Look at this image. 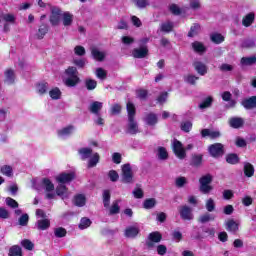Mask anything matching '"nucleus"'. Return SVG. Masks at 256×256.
Here are the masks:
<instances>
[{
  "instance_id": "obj_1",
  "label": "nucleus",
  "mask_w": 256,
  "mask_h": 256,
  "mask_svg": "<svg viewBox=\"0 0 256 256\" xmlns=\"http://www.w3.org/2000/svg\"><path fill=\"white\" fill-rule=\"evenodd\" d=\"M127 113H128V125L127 133L130 135H137L139 133V124L135 121V105L131 102L127 103Z\"/></svg>"
},
{
  "instance_id": "obj_2",
  "label": "nucleus",
  "mask_w": 256,
  "mask_h": 256,
  "mask_svg": "<svg viewBox=\"0 0 256 256\" xmlns=\"http://www.w3.org/2000/svg\"><path fill=\"white\" fill-rule=\"evenodd\" d=\"M65 75L67 78L63 79V83L66 85V87H76L79 85L81 79L79 78V71H77L76 67H68L65 70Z\"/></svg>"
},
{
  "instance_id": "obj_3",
  "label": "nucleus",
  "mask_w": 256,
  "mask_h": 256,
  "mask_svg": "<svg viewBox=\"0 0 256 256\" xmlns=\"http://www.w3.org/2000/svg\"><path fill=\"white\" fill-rule=\"evenodd\" d=\"M212 182L213 176H211V174H206L202 176L199 179L201 193H204V195H207V193H211V191H213V186H210Z\"/></svg>"
},
{
  "instance_id": "obj_4",
  "label": "nucleus",
  "mask_w": 256,
  "mask_h": 256,
  "mask_svg": "<svg viewBox=\"0 0 256 256\" xmlns=\"http://www.w3.org/2000/svg\"><path fill=\"white\" fill-rule=\"evenodd\" d=\"M62 15L63 13L61 12V8L59 7L50 8L49 22L52 25V27H59V25L61 24Z\"/></svg>"
},
{
  "instance_id": "obj_5",
  "label": "nucleus",
  "mask_w": 256,
  "mask_h": 256,
  "mask_svg": "<svg viewBox=\"0 0 256 256\" xmlns=\"http://www.w3.org/2000/svg\"><path fill=\"white\" fill-rule=\"evenodd\" d=\"M172 149L174 155H176L178 159H185V157H187V152H185V147H183V143H181V141L174 139L172 142Z\"/></svg>"
},
{
  "instance_id": "obj_6",
  "label": "nucleus",
  "mask_w": 256,
  "mask_h": 256,
  "mask_svg": "<svg viewBox=\"0 0 256 256\" xmlns=\"http://www.w3.org/2000/svg\"><path fill=\"white\" fill-rule=\"evenodd\" d=\"M208 151L211 155V157L218 158L223 157L225 155V149L223 144L221 143H215L209 146Z\"/></svg>"
},
{
  "instance_id": "obj_7",
  "label": "nucleus",
  "mask_w": 256,
  "mask_h": 256,
  "mask_svg": "<svg viewBox=\"0 0 256 256\" xmlns=\"http://www.w3.org/2000/svg\"><path fill=\"white\" fill-rule=\"evenodd\" d=\"M122 183H133V170L131 164H124L122 166Z\"/></svg>"
},
{
  "instance_id": "obj_8",
  "label": "nucleus",
  "mask_w": 256,
  "mask_h": 256,
  "mask_svg": "<svg viewBox=\"0 0 256 256\" xmlns=\"http://www.w3.org/2000/svg\"><path fill=\"white\" fill-rule=\"evenodd\" d=\"M179 213H180V217L181 219H183L184 221H191L193 220V209H191V207L184 205L181 206L179 209Z\"/></svg>"
},
{
  "instance_id": "obj_9",
  "label": "nucleus",
  "mask_w": 256,
  "mask_h": 256,
  "mask_svg": "<svg viewBox=\"0 0 256 256\" xmlns=\"http://www.w3.org/2000/svg\"><path fill=\"white\" fill-rule=\"evenodd\" d=\"M75 179V174L71 173H62L56 176V181L60 183V185H65V183H71Z\"/></svg>"
},
{
  "instance_id": "obj_10",
  "label": "nucleus",
  "mask_w": 256,
  "mask_h": 256,
  "mask_svg": "<svg viewBox=\"0 0 256 256\" xmlns=\"http://www.w3.org/2000/svg\"><path fill=\"white\" fill-rule=\"evenodd\" d=\"M91 55L95 61L103 62L105 61V57H107V52L99 50L97 47L90 48Z\"/></svg>"
},
{
  "instance_id": "obj_11",
  "label": "nucleus",
  "mask_w": 256,
  "mask_h": 256,
  "mask_svg": "<svg viewBox=\"0 0 256 256\" xmlns=\"http://www.w3.org/2000/svg\"><path fill=\"white\" fill-rule=\"evenodd\" d=\"M56 195H58V197H61V199L65 201V199H69V197L71 196V192H69V189H67V186H65L64 184H59L56 187Z\"/></svg>"
},
{
  "instance_id": "obj_12",
  "label": "nucleus",
  "mask_w": 256,
  "mask_h": 256,
  "mask_svg": "<svg viewBox=\"0 0 256 256\" xmlns=\"http://www.w3.org/2000/svg\"><path fill=\"white\" fill-rule=\"evenodd\" d=\"M73 133H75V126L72 125L61 128L57 131L58 137L60 139H66V137L73 135Z\"/></svg>"
},
{
  "instance_id": "obj_13",
  "label": "nucleus",
  "mask_w": 256,
  "mask_h": 256,
  "mask_svg": "<svg viewBox=\"0 0 256 256\" xmlns=\"http://www.w3.org/2000/svg\"><path fill=\"white\" fill-rule=\"evenodd\" d=\"M163 239V236H161V233L159 232H152L148 236V240L146 242L147 247L151 248L153 247L154 243H159Z\"/></svg>"
},
{
  "instance_id": "obj_14",
  "label": "nucleus",
  "mask_w": 256,
  "mask_h": 256,
  "mask_svg": "<svg viewBox=\"0 0 256 256\" xmlns=\"http://www.w3.org/2000/svg\"><path fill=\"white\" fill-rule=\"evenodd\" d=\"M139 226H128L124 231V236L127 239H135L139 235Z\"/></svg>"
},
{
  "instance_id": "obj_15",
  "label": "nucleus",
  "mask_w": 256,
  "mask_h": 256,
  "mask_svg": "<svg viewBox=\"0 0 256 256\" xmlns=\"http://www.w3.org/2000/svg\"><path fill=\"white\" fill-rule=\"evenodd\" d=\"M242 107L244 109H247L248 111H251V109H256V96H252L250 98H245L241 102Z\"/></svg>"
},
{
  "instance_id": "obj_16",
  "label": "nucleus",
  "mask_w": 256,
  "mask_h": 256,
  "mask_svg": "<svg viewBox=\"0 0 256 256\" xmlns=\"http://www.w3.org/2000/svg\"><path fill=\"white\" fill-rule=\"evenodd\" d=\"M149 54L147 47L136 48L132 51V55L135 59H145Z\"/></svg>"
},
{
  "instance_id": "obj_17",
  "label": "nucleus",
  "mask_w": 256,
  "mask_h": 256,
  "mask_svg": "<svg viewBox=\"0 0 256 256\" xmlns=\"http://www.w3.org/2000/svg\"><path fill=\"white\" fill-rule=\"evenodd\" d=\"M193 67L195 69V71H197L198 75L204 76L207 75V65H205V63L201 62V61H195L193 63Z\"/></svg>"
},
{
  "instance_id": "obj_18",
  "label": "nucleus",
  "mask_w": 256,
  "mask_h": 256,
  "mask_svg": "<svg viewBox=\"0 0 256 256\" xmlns=\"http://www.w3.org/2000/svg\"><path fill=\"white\" fill-rule=\"evenodd\" d=\"M201 135L202 137H209L210 139H219V137H221V132L211 129H202Z\"/></svg>"
},
{
  "instance_id": "obj_19",
  "label": "nucleus",
  "mask_w": 256,
  "mask_h": 256,
  "mask_svg": "<svg viewBox=\"0 0 256 256\" xmlns=\"http://www.w3.org/2000/svg\"><path fill=\"white\" fill-rule=\"evenodd\" d=\"M61 20L64 27H71L73 25V14L71 12H63Z\"/></svg>"
},
{
  "instance_id": "obj_20",
  "label": "nucleus",
  "mask_w": 256,
  "mask_h": 256,
  "mask_svg": "<svg viewBox=\"0 0 256 256\" xmlns=\"http://www.w3.org/2000/svg\"><path fill=\"white\" fill-rule=\"evenodd\" d=\"M88 109L90 113H93V115H97L99 117V112L103 109V102H92Z\"/></svg>"
},
{
  "instance_id": "obj_21",
  "label": "nucleus",
  "mask_w": 256,
  "mask_h": 256,
  "mask_svg": "<svg viewBox=\"0 0 256 256\" xmlns=\"http://www.w3.org/2000/svg\"><path fill=\"white\" fill-rule=\"evenodd\" d=\"M144 121H145L146 125H150L151 127H153V125H157L159 118L157 117V114H155V113H148L145 115Z\"/></svg>"
},
{
  "instance_id": "obj_22",
  "label": "nucleus",
  "mask_w": 256,
  "mask_h": 256,
  "mask_svg": "<svg viewBox=\"0 0 256 256\" xmlns=\"http://www.w3.org/2000/svg\"><path fill=\"white\" fill-rule=\"evenodd\" d=\"M244 123H245V120H243V118L232 117L229 119V125L233 129H239L240 127H243Z\"/></svg>"
},
{
  "instance_id": "obj_23",
  "label": "nucleus",
  "mask_w": 256,
  "mask_h": 256,
  "mask_svg": "<svg viewBox=\"0 0 256 256\" xmlns=\"http://www.w3.org/2000/svg\"><path fill=\"white\" fill-rule=\"evenodd\" d=\"M255 21V13L250 12L242 19V25L244 27H251Z\"/></svg>"
},
{
  "instance_id": "obj_24",
  "label": "nucleus",
  "mask_w": 256,
  "mask_h": 256,
  "mask_svg": "<svg viewBox=\"0 0 256 256\" xmlns=\"http://www.w3.org/2000/svg\"><path fill=\"white\" fill-rule=\"evenodd\" d=\"M226 229L231 233H237V231H239V223L235 222L233 219H230L226 222Z\"/></svg>"
},
{
  "instance_id": "obj_25",
  "label": "nucleus",
  "mask_w": 256,
  "mask_h": 256,
  "mask_svg": "<svg viewBox=\"0 0 256 256\" xmlns=\"http://www.w3.org/2000/svg\"><path fill=\"white\" fill-rule=\"evenodd\" d=\"M36 225L40 231H45L49 229V227H51V222L49 221V219L44 218V219L38 220Z\"/></svg>"
},
{
  "instance_id": "obj_26",
  "label": "nucleus",
  "mask_w": 256,
  "mask_h": 256,
  "mask_svg": "<svg viewBox=\"0 0 256 256\" xmlns=\"http://www.w3.org/2000/svg\"><path fill=\"white\" fill-rule=\"evenodd\" d=\"M78 153L82 161H85V159H89L93 155V150L91 148H81Z\"/></svg>"
},
{
  "instance_id": "obj_27",
  "label": "nucleus",
  "mask_w": 256,
  "mask_h": 256,
  "mask_svg": "<svg viewBox=\"0 0 256 256\" xmlns=\"http://www.w3.org/2000/svg\"><path fill=\"white\" fill-rule=\"evenodd\" d=\"M5 83L7 85H12L15 82V72L13 70H6L5 73Z\"/></svg>"
},
{
  "instance_id": "obj_28",
  "label": "nucleus",
  "mask_w": 256,
  "mask_h": 256,
  "mask_svg": "<svg viewBox=\"0 0 256 256\" xmlns=\"http://www.w3.org/2000/svg\"><path fill=\"white\" fill-rule=\"evenodd\" d=\"M86 201L87 199L83 194H78L74 197V205H76V207H84Z\"/></svg>"
},
{
  "instance_id": "obj_29",
  "label": "nucleus",
  "mask_w": 256,
  "mask_h": 256,
  "mask_svg": "<svg viewBox=\"0 0 256 256\" xmlns=\"http://www.w3.org/2000/svg\"><path fill=\"white\" fill-rule=\"evenodd\" d=\"M210 39H211V42L215 43L216 45H219L223 43V41H225V37H223V35L219 33L211 34Z\"/></svg>"
},
{
  "instance_id": "obj_30",
  "label": "nucleus",
  "mask_w": 256,
  "mask_h": 256,
  "mask_svg": "<svg viewBox=\"0 0 256 256\" xmlns=\"http://www.w3.org/2000/svg\"><path fill=\"white\" fill-rule=\"evenodd\" d=\"M48 89H49V84L47 82H42L36 86V90H37V93H39V95H45Z\"/></svg>"
},
{
  "instance_id": "obj_31",
  "label": "nucleus",
  "mask_w": 256,
  "mask_h": 256,
  "mask_svg": "<svg viewBox=\"0 0 256 256\" xmlns=\"http://www.w3.org/2000/svg\"><path fill=\"white\" fill-rule=\"evenodd\" d=\"M192 48L196 53H205V45L199 41L193 42Z\"/></svg>"
},
{
  "instance_id": "obj_32",
  "label": "nucleus",
  "mask_w": 256,
  "mask_h": 256,
  "mask_svg": "<svg viewBox=\"0 0 256 256\" xmlns=\"http://www.w3.org/2000/svg\"><path fill=\"white\" fill-rule=\"evenodd\" d=\"M255 63H256V56L243 57L241 59V65L251 66V65H255Z\"/></svg>"
},
{
  "instance_id": "obj_33",
  "label": "nucleus",
  "mask_w": 256,
  "mask_h": 256,
  "mask_svg": "<svg viewBox=\"0 0 256 256\" xmlns=\"http://www.w3.org/2000/svg\"><path fill=\"white\" fill-rule=\"evenodd\" d=\"M0 173H2V175H5V177H11L13 175V167H11L10 165H4L1 167Z\"/></svg>"
},
{
  "instance_id": "obj_34",
  "label": "nucleus",
  "mask_w": 256,
  "mask_h": 256,
  "mask_svg": "<svg viewBox=\"0 0 256 256\" xmlns=\"http://www.w3.org/2000/svg\"><path fill=\"white\" fill-rule=\"evenodd\" d=\"M133 3L138 9H145L150 5L149 0H133Z\"/></svg>"
},
{
  "instance_id": "obj_35",
  "label": "nucleus",
  "mask_w": 256,
  "mask_h": 256,
  "mask_svg": "<svg viewBox=\"0 0 256 256\" xmlns=\"http://www.w3.org/2000/svg\"><path fill=\"white\" fill-rule=\"evenodd\" d=\"M244 173L246 177H253V175L255 174V168H253V165H251L250 163H246L244 165Z\"/></svg>"
},
{
  "instance_id": "obj_36",
  "label": "nucleus",
  "mask_w": 256,
  "mask_h": 256,
  "mask_svg": "<svg viewBox=\"0 0 256 256\" xmlns=\"http://www.w3.org/2000/svg\"><path fill=\"white\" fill-rule=\"evenodd\" d=\"M49 32V26L48 25H41L38 29L37 37L38 39H43L45 35Z\"/></svg>"
},
{
  "instance_id": "obj_37",
  "label": "nucleus",
  "mask_w": 256,
  "mask_h": 256,
  "mask_svg": "<svg viewBox=\"0 0 256 256\" xmlns=\"http://www.w3.org/2000/svg\"><path fill=\"white\" fill-rule=\"evenodd\" d=\"M155 205H157V200H155V198L146 199L143 203L144 209H153Z\"/></svg>"
},
{
  "instance_id": "obj_38",
  "label": "nucleus",
  "mask_w": 256,
  "mask_h": 256,
  "mask_svg": "<svg viewBox=\"0 0 256 256\" xmlns=\"http://www.w3.org/2000/svg\"><path fill=\"white\" fill-rule=\"evenodd\" d=\"M9 256H23V252L21 251V247L15 245L12 246L9 250Z\"/></svg>"
},
{
  "instance_id": "obj_39",
  "label": "nucleus",
  "mask_w": 256,
  "mask_h": 256,
  "mask_svg": "<svg viewBox=\"0 0 256 256\" xmlns=\"http://www.w3.org/2000/svg\"><path fill=\"white\" fill-rule=\"evenodd\" d=\"M42 183L44 185V188L47 192H51L55 189V185H53V182H51V180L44 178L42 180Z\"/></svg>"
},
{
  "instance_id": "obj_40",
  "label": "nucleus",
  "mask_w": 256,
  "mask_h": 256,
  "mask_svg": "<svg viewBox=\"0 0 256 256\" xmlns=\"http://www.w3.org/2000/svg\"><path fill=\"white\" fill-rule=\"evenodd\" d=\"M199 31H201V26L199 24H194L188 33V37H195L199 35Z\"/></svg>"
},
{
  "instance_id": "obj_41",
  "label": "nucleus",
  "mask_w": 256,
  "mask_h": 256,
  "mask_svg": "<svg viewBox=\"0 0 256 256\" xmlns=\"http://www.w3.org/2000/svg\"><path fill=\"white\" fill-rule=\"evenodd\" d=\"M226 161L230 165H237V163H239V156H237V154H229L226 157Z\"/></svg>"
},
{
  "instance_id": "obj_42",
  "label": "nucleus",
  "mask_w": 256,
  "mask_h": 256,
  "mask_svg": "<svg viewBox=\"0 0 256 256\" xmlns=\"http://www.w3.org/2000/svg\"><path fill=\"white\" fill-rule=\"evenodd\" d=\"M49 95L51 99H54V100L61 99V90L55 87L49 91Z\"/></svg>"
},
{
  "instance_id": "obj_43",
  "label": "nucleus",
  "mask_w": 256,
  "mask_h": 256,
  "mask_svg": "<svg viewBox=\"0 0 256 256\" xmlns=\"http://www.w3.org/2000/svg\"><path fill=\"white\" fill-rule=\"evenodd\" d=\"M213 103V97H207L202 103L199 104V109H208Z\"/></svg>"
},
{
  "instance_id": "obj_44",
  "label": "nucleus",
  "mask_w": 256,
  "mask_h": 256,
  "mask_svg": "<svg viewBox=\"0 0 256 256\" xmlns=\"http://www.w3.org/2000/svg\"><path fill=\"white\" fill-rule=\"evenodd\" d=\"M161 31L164 33H171L173 31V22H164L161 24Z\"/></svg>"
},
{
  "instance_id": "obj_45",
  "label": "nucleus",
  "mask_w": 256,
  "mask_h": 256,
  "mask_svg": "<svg viewBox=\"0 0 256 256\" xmlns=\"http://www.w3.org/2000/svg\"><path fill=\"white\" fill-rule=\"evenodd\" d=\"M200 223H209V221H215V216L206 213L199 217Z\"/></svg>"
},
{
  "instance_id": "obj_46",
  "label": "nucleus",
  "mask_w": 256,
  "mask_h": 256,
  "mask_svg": "<svg viewBox=\"0 0 256 256\" xmlns=\"http://www.w3.org/2000/svg\"><path fill=\"white\" fill-rule=\"evenodd\" d=\"M85 85L88 91H93L97 88V81L94 79H86Z\"/></svg>"
},
{
  "instance_id": "obj_47",
  "label": "nucleus",
  "mask_w": 256,
  "mask_h": 256,
  "mask_svg": "<svg viewBox=\"0 0 256 256\" xmlns=\"http://www.w3.org/2000/svg\"><path fill=\"white\" fill-rule=\"evenodd\" d=\"M99 163V153H94L88 161V167H95Z\"/></svg>"
},
{
  "instance_id": "obj_48",
  "label": "nucleus",
  "mask_w": 256,
  "mask_h": 256,
  "mask_svg": "<svg viewBox=\"0 0 256 256\" xmlns=\"http://www.w3.org/2000/svg\"><path fill=\"white\" fill-rule=\"evenodd\" d=\"M201 163H203V155L198 154L192 157V165H194V167H199Z\"/></svg>"
},
{
  "instance_id": "obj_49",
  "label": "nucleus",
  "mask_w": 256,
  "mask_h": 256,
  "mask_svg": "<svg viewBox=\"0 0 256 256\" xmlns=\"http://www.w3.org/2000/svg\"><path fill=\"white\" fill-rule=\"evenodd\" d=\"M88 227H91V220L89 218H82L80 220L79 229H88Z\"/></svg>"
},
{
  "instance_id": "obj_50",
  "label": "nucleus",
  "mask_w": 256,
  "mask_h": 256,
  "mask_svg": "<svg viewBox=\"0 0 256 256\" xmlns=\"http://www.w3.org/2000/svg\"><path fill=\"white\" fill-rule=\"evenodd\" d=\"M169 157V154L167 153V149L164 147H159L158 148V158L161 159L162 161H165Z\"/></svg>"
},
{
  "instance_id": "obj_51",
  "label": "nucleus",
  "mask_w": 256,
  "mask_h": 256,
  "mask_svg": "<svg viewBox=\"0 0 256 256\" xmlns=\"http://www.w3.org/2000/svg\"><path fill=\"white\" fill-rule=\"evenodd\" d=\"M110 201H111V192H109V190H104L103 192L104 207H109Z\"/></svg>"
},
{
  "instance_id": "obj_52",
  "label": "nucleus",
  "mask_w": 256,
  "mask_h": 256,
  "mask_svg": "<svg viewBox=\"0 0 256 256\" xmlns=\"http://www.w3.org/2000/svg\"><path fill=\"white\" fill-rule=\"evenodd\" d=\"M206 209L209 213H213V211H215V200H213V198H209L206 201Z\"/></svg>"
},
{
  "instance_id": "obj_53",
  "label": "nucleus",
  "mask_w": 256,
  "mask_h": 256,
  "mask_svg": "<svg viewBox=\"0 0 256 256\" xmlns=\"http://www.w3.org/2000/svg\"><path fill=\"white\" fill-rule=\"evenodd\" d=\"M54 234H55V237H58V238H61V237H65V235H67V230H65V228H56L54 230Z\"/></svg>"
},
{
  "instance_id": "obj_54",
  "label": "nucleus",
  "mask_w": 256,
  "mask_h": 256,
  "mask_svg": "<svg viewBox=\"0 0 256 256\" xmlns=\"http://www.w3.org/2000/svg\"><path fill=\"white\" fill-rule=\"evenodd\" d=\"M96 77L98 79H107V71H105L103 68H97L96 69Z\"/></svg>"
},
{
  "instance_id": "obj_55",
  "label": "nucleus",
  "mask_w": 256,
  "mask_h": 256,
  "mask_svg": "<svg viewBox=\"0 0 256 256\" xmlns=\"http://www.w3.org/2000/svg\"><path fill=\"white\" fill-rule=\"evenodd\" d=\"M6 205H8V207H11L12 209H17V207H19V203H17L15 199L11 197L6 198Z\"/></svg>"
},
{
  "instance_id": "obj_56",
  "label": "nucleus",
  "mask_w": 256,
  "mask_h": 256,
  "mask_svg": "<svg viewBox=\"0 0 256 256\" xmlns=\"http://www.w3.org/2000/svg\"><path fill=\"white\" fill-rule=\"evenodd\" d=\"M18 221L19 225H21L22 227H27V223H29V215L23 214Z\"/></svg>"
},
{
  "instance_id": "obj_57",
  "label": "nucleus",
  "mask_w": 256,
  "mask_h": 256,
  "mask_svg": "<svg viewBox=\"0 0 256 256\" xmlns=\"http://www.w3.org/2000/svg\"><path fill=\"white\" fill-rule=\"evenodd\" d=\"M74 53L75 55H77L78 57H83V55H85L86 51H85V47L83 46H76L74 48Z\"/></svg>"
},
{
  "instance_id": "obj_58",
  "label": "nucleus",
  "mask_w": 256,
  "mask_h": 256,
  "mask_svg": "<svg viewBox=\"0 0 256 256\" xmlns=\"http://www.w3.org/2000/svg\"><path fill=\"white\" fill-rule=\"evenodd\" d=\"M3 21H6V23H15V15L13 14H3L2 15Z\"/></svg>"
},
{
  "instance_id": "obj_59",
  "label": "nucleus",
  "mask_w": 256,
  "mask_h": 256,
  "mask_svg": "<svg viewBox=\"0 0 256 256\" xmlns=\"http://www.w3.org/2000/svg\"><path fill=\"white\" fill-rule=\"evenodd\" d=\"M22 247H24V249H27L28 251H33V242H31V240H23L21 242Z\"/></svg>"
},
{
  "instance_id": "obj_60",
  "label": "nucleus",
  "mask_w": 256,
  "mask_h": 256,
  "mask_svg": "<svg viewBox=\"0 0 256 256\" xmlns=\"http://www.w3.org/2000/svg\"><path fill=\"white\" fill-rule=\"evenodd\" d=\"M172 239L176 243H179V241H181V239H183V234L180 231L175 230L172 232Z\"/></svg>"
},
{
  "instance_id": "obj_61",
  "label": "nucleus",
  "mask_w": 256,
  "mask_h": 256,
  "mask_svg": "<svg viewBox=\"0 0 256 256\" xmlns=\"http://www.w3.org/2000/svg\"><path fill=\"white\" fill-rule=\"evenodd\" d=\"M169 9L173 15H181V8L177 4H171Z\"/></svg>"
},
{
  "instance_id": "obj_62",
  "label": "nucleus",
  "mask_w": 256,
  "mask_h": 256,
  "mask_svg": "<svg viewBox=\"0 0 256 256\" xmlns=\"http://www.w3.org/2000/svg\"><path fill=\"white\" fill-rule=\"evenodd\" d=\"M199 77L195 75H188L185 77L186 83H189L190 85H195V82L198 81Z\"/></svg>"
},
{
  "instance_id": "obj_63",
  "label": "nucleus",
  "mask_w": 256,
  "mask_h": 256,
  "mask_svg": "<svg viewBox=\"0 0 256 256\" xmlns=\"http://www.w3.org/2000/svg\"><path fill=\"white\" fill-rule=\"evenodd\" d=\"M220 71H222L223 73H227L229 71H233V65L224 63L219 67Z\"/></svg>"
},
{
  "instance_id": "obj_64",
  "label": "nucleus",
  "mask_w": 256,
  "mask_h": 256,
  "mask_svg": "<svg viewBox=\"0 0 256 256\" xmlns=\"http://www.w3.org/2000/svg\"><path fill=\"white\" fill-rule=\"evenodd\" d=\"M185 185H187V178L179 177V178L176 179V187L181 188Z\"/></svg>"
}]
</instances>
